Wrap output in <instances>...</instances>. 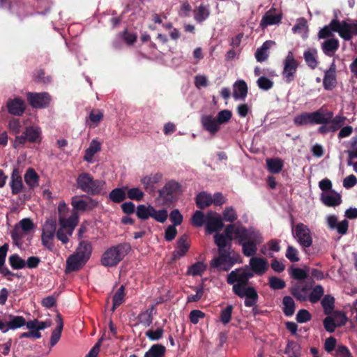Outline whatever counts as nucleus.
Masks as SVG:
<instances>
[{
  "mask_svg": "<svg viewBox=\"0 0 357 357\" xmlns=\"http://www.w3.org/2000/svg\"><path fill=\"white\" fill-rule=\"evenodd\" d=\"M254 277V274L249 271V266L236 268L227 275V282L233 284L232 291L239 298H245L244 305L251 307L257 306L259 295L254 287L248 286L249 280Z\"/></svg>",
  "mask_w": 357,
  "mask_h": 357,
  "instance_id": "nucleus-1",
  "label": "nucleus"
},
{
  "mask_svg": "<svg viewBox=\"0 0 357 357\" xmlns=\"http://www.w3.org/2000/svg\"><path fill=\"white\" fill-rule=\"evenodd\" d=\"M131 250L129 243L124 242L106 250L101 257V264L105 267L116 266Z\"/></svg>",
  "mask_w": 357,
  "mask_h": 357,
  "instance_id": "nucleus-2",
  "label": "nucleus"
},
{
  "mask_svg": "<svg viewBox=\"0 0 357 357\" xmlns=\"http://www.w3.org/2000/svg\"><path fill=\"white\" fill-rule=\"evenodd\" d=\"M38 320L36 319L26 321L22 316L6 314L1 319H0V331L6 333L10 330L14 331L24 326L29 330L38 331Z\"/></svg>",
  "mask_w": 357,
  "mask_h": 357,
  "instance_id": "nucleus-3",
  "label": "nucleus"
},
{
  "mask_svg": "<svg viewBox=\"0 0 357 357\" xmlns=\"http://www.w3.org/2000/svg\"><path fill=\"white\" fill-rule=\"evenodd\" d=\"M77 188L91 195H100L105 185V181L100 179H93L89 173L84 172L78 175Z\"/></svg>",
  "mask_w": 357,
  "mask_h": 357,
  "instance_id": "nucleus-4",
  "label": "nucleus"
},
{
  "mask_svg": "<svg viewBox=\"0 0 357 357\" xmlns=\"http://www.w3.org/2000/svg\"><path fill=\"white\" fill-rule=\"evenodd\" d=\"M225 233L230 240L236 239L238 244L250 241L255 240V236L261 234L258 231L252 228H246L243 226H236L234 225H229L225 229Z\"/></svg>",
  "mask_w": 357,
  "mask_h": 357,
  "instance_id": "nucleus-5",
  "label": "nucleus"
},
{
  "mask_svg": "<svg viewBox=\"0 0 357 357\" xmlns=\"http://www.w3.org/2000/svg\"><path fill=\"white\" fill-rule=\"evenodd\" d=\"M326 123H317L321 125L318 128L319 133L324 135L328 132H335L345 123L347 118L342 115L333 116V112L326 111L322 114Z\"/></svg>",
  "mask_w": 357,
  "mask_h": 357,
  "instance_id": "nucleus-6",
  "label": "nucleus"
},
{
  "mask_svg": "<svg viewBox=\"0 0 357 357\" xmlns=\"http://www.w3.org/2000/svg\"><path fill=\"white\" fill-rule=\"evenodd\" d=\"M294 225V220L291 218V233L293 237L303 250L310 248L312 245V237L309 227L301 222L296 225Z\"/></svg>",
  "mask_w": 357,
  "mask_h": 357,
  "instance_id": "nucleus-7",
  "label": "nucleus"
},
{
  "mask_svg": "<svg viewBox=\"0 0 357 357\" xmlns=\"http://www.w3.org/2000/svg\"><path fill=\"white\" fill-rule=\"evenodd\" d=\"M34 227L35 225L31 219H22L10 231V236L15 244L17 246L20 245L24 235L30 234Z\"/></svg>",
  "mask_w": 357,
  "mask_h": 357,
  "instance_id": "nucleus-8",
  "label": "nucleus"
},
{
  "mask_svg": "<svg viewBox=\"0 0 357 357\" xmlns=\"http://www.w3.org/2000/svg\"><path fill=\"white\" fill-rule=\"evenodd\" d=\"M283 66L282 72V78L286 83L290 84L294 81L299 66L298 61L295 59L291 51H289L284 58Z\"/></svg>",
  "mask_w": 357,
  "mask_h": 357,
  "instance_id": "nucleus-9",
  "label": "nucleus"
},
{
  "mask_svg": "<svg viewBox=\"0 0 357 357\" xmlns=\"http://www.w3.org/2000/svg\"><path fill=\"white\" fill-rule=\"evenodd\" d=\"M41 130L38 127L28 126L25 128L22 135H17L14 142V147L23 145L26 142L30 143H40L42 140Z\"/></svg>",
  "mask_w": 357,
  "mask_h": 357,
  "instance_id": "nucleus-10",
  "label": "nucleus"
},
{
  "mask_svg": "<svg viewBox=\"0 0 357 357\" xmlns=\"http://www.w3.org/2000/svg\"><path fill=\"white\" fill-rule=\"evenodd\" d=\"M323 114L322 109L313 112H302L294 118V123L297 126L315 125L317 123H326V121L322 117Z\"/></svg>",
  "mask_w": 357,
  "mask_h": 357,
  "instance_id": "nucleus-11",
  "label": "nucleus"
},
{
  "mask_svg": "<svg viewBox=\"0 0 357 357\" xmlns=\"http://www.w3.org/2000/svg\"><path fill=\"white\" fill-rule=\"evenodd\" d=\"M181 185L176 181L172 180L167 182L164 187L158 191L160 197L165 204H171L176 201L181 192Z\"/></svg>",
  "mask_w": 357,
  "mask_h": 357,
  "instance_id": "nucleus-12",
  "label": "nucleus"
},
{
  "mask_svg": "<svg viewBox=\"0 0 357 357\" xmlns=\"http://www.w3.org/2000/svg\"><path fill=\"white\" fill-rule=\"evenodd\" d=\"M56 229V222L54 219H47L43 227L41 235L42 245L50 251L54 248L53 238Z\"/></svg>",
  "mask_w": 357,
  "mask_h": 357,
  "instance_id": "nucleus-13",
  "label": "nucleus"
},
{
  "mask_svg": "<svg viewBox=\"0 0 357 357\" xmlns=\"http://www.w3.org/2000/svg\"><path fill=\"white\" fill-rule=\"evenodd\" d=\"M26 98L29 105L36 109L47 108L52 101V97L47 92H27Z\"/></svg>",
  "mask_w": 357,
  "mask_h": 357,
  "instance_id": "nucleus-14",
  "label": "nucleus"
},
{
  "mask_svg": "<svg viewBox=\"0 0 357 357\" xmlns=\"http://www.w3.org/2000/svg\"><path fill=\"white\" fill-rule=\"evenodd\" d=\"M9 249V245L4 243L0 247V274L8 281H12V277L20 278V275L11 271L6 265V259Z\"/></svg>",
  "mask_w": 357,
  "mask_h": 357,
  "instance_id": "nucleus-15",
  "label": "nucleus"
},
{
  "mask_svg": "<svg viewBox=\"0 0 357 357\" xmlns=\"http://www.w3.org/2000/svg\"><path fill=\"white\" fill-rule=\"evenodd\" d=\"M236 262V259L232 256L219 255L211 261L210 265L212 268H219L221 271H228Z\"/></svg>",
  "mask_w": 357,
  "mask_h": 357,
  "instance_id": "nucleus-16",
  "label": "nucleus"
},
{
  "mask_svg": "<svg viewBox=\"0 0 357 357\" xmlns=\"http://www.w3.org/2000/svg\"><path fill=\"white\" fill-rule=\"evenodd\" d=\"M249 271L257 275H264L268 268V261L261 257H252L249 262Z\"/></svg>",
  "mask_w": 357,
  "mask_h": 357,
  "instance_id": "nucleus-17",
  "label": "nucleus"
},
{
  "mask_svg": "<svg viewBox=\"0 0 357 357\" xmlns=\"http://www.w3.org/2000/svg\"><path fill=\"white\" fill-rule=\"evenodd\" d=\"M189 236L184 234L177 241V249L172 252V260L176 261L185 255L188 252L190 244L188 241Z\"/></svg>",
  "mask_w": 357,
  "mask_h": 357,
  "instance_id": "nucleus-18",
  "label": "nucleus"
},
{
  "mask_svg": "<svg viewBox=\"0 0 357 357\" xmlns=\"http://www.w3.org/2000/svg\"><path fill=\"white\" fill-rule=\"evenodd\" d=\"M84 197L89 199V202L81 199L77 196H74L72 197L71 205L75 210L78 211H85L86 210H91L97 206L98 202L89 196L84 195Z\"/></svg>",
  "mask_w": 357,
  "mask_h": 357,
  "instance_id": "nucleus-19",
  "label": "nucleus"
},
{
  "mask_svg": "<svg viewBox=\"0 0 357 357\" xmlns=\"http://www.w3.org/2000/svg\"><path fill=\"white\" fill-rule=\"evenodd\" d=\"M224 225L220 215L213 216L212 211L206 214V230L208 234L220 231Z\"/></svg>",
  "mask_w": 357,
  "mask_h": 357,
  "instance_id": "nucleus-20",
  "label": "nucleus"
},
{
  "mask_svg": "<svg viewBox=\"0 0 357 357\" xmlns=\"http://www.w3.org/2000/svg\"><path fill=\"white\" fill-rule=\"evenodd\" d=\"M9 185L12 194L15 195L20 194L24 189V186L19 168L15 167L13 169Z\"/></svg>",
  "mask_w": 357,
  "mask_h": 357,
  "instance_id": "nucleus-21",
  "label": "nucleus"
},
{
  "mask_svg": "<svg viewBox=\"0 0 357 357\" xmlns=\"http://www.w3.org/2000/svg\"><path fill=\"white\" fill-rule=\"evenodd\" d=\"M326 220L329 229H336L340 235H344L347 233L349 222L346 219L337 222V217L335 215H330L327 217Z\"/></svg>",
  "mask_w": 357,
  "mask_h": 357,
  "instance_id": "nucleus-22",
  "label": "nucleus"
},
{
  "mask_svg": "<svg viewBox=\"0 0 357 357\" xmlns=\"http://www.w3.org/2000/svg\"><path fill=\"white\" fill-rule=\"evenodd\" d=\"M8 112L14 116H22L26 109L24 101L20 98L9 99L6 103Z\"/></svg>",
  "mask_w": 357,
  "mask_h": 357,
  "instance_id": "nucleus-23",
  "label": "nucleus"
},
{
  "mask_svg": "<svg viewBox=\"0 0 357 357\" xmlns=\"http://www.w3.org/2000/svg\"><path fill=\"white\" fill-rule=\"evenodd\" d=\"M312 286L303 282H298L290 289V293L299 301H306L307 294Z\"/></svg>",
  "mask_w": 357,
  "mask_h": 357,
  "instance_id": "nucleus-24",
  "label": "nucleus"
},
{
  "mask_svg": "<svg viewBox=\"0 0 357 357\" xmlns=\"http://www.w3.org/2000/svg\"><path fill=\"white\" fill-rule=\"evenodd\" d=\"M87 261L75 253L70 255L66 259V273L80 270Z\"/></svg>",
  "mask_w": 357,
  "mask_h": 357,
  "instance_id": "nucleus-25",
  "label": "nucleus"
},
{
  "mask_svg": "<svg viewBox=\"0 0 357 357\" xmlns=\"http://www.w3.org/2000/svg\"><path fill=\"white\" fill-rule=\"evenodd\" d=\"M201 123L203 128L208 131L211 135H215L220 130V127L216 118L212 115H203L201 117Z\"/></svg>",
  "mask_w": 357,
  "mask_h": 357,
  "instance_id": "nucleus-26",
  "label": "nucleus"
},
{
  "mask_svg": "<svg viewBox=\"0 0 357 357\" xmlns=\"http://www.w3.org/2000/svg\"><path fill=\"white\" fill-rule=\"evenodd\" d=\"M333 31L337 32L340 34V22L337 19H333L331 22L324 26L318 33L319 38H328L333 36Z\"/></svg>",
  "mask_w": 357,
  "mask_h": 357,
  "instance_id": "nucleus-27",
  "label": "nucleus"
},
{
  "mask_svg": "<svg viewBox=\"0 0 357 357\" xmlns=\"http://www.w3.org/2000/svg\"><path fill=\"white\" fill-rule=\"evenodd\" d=\"M340 36L344 40H350L353 35H357V23H347L346 21L340 22Z\"/></svg>",
  "mask_w": 357,
  "mask_h": 357,
  "instance_id": "nucleus-28",
  "label": "nucleus"
},
{
  "mask_svg": "<svg viewBox=\"0 0 357 357\" xmlns=\"http://www.w3.org/2000/svg\"><path fill=\"white\" fill-rule=\"evenodd\" d=\"M262 242V237L261 234L255 236V240L247 241L241 245H242V252L246 257H251L256 254L257 250V245Z\"/></svg>",
  "mask_w": 357,
  "mask_h": 357,
  "instance_id": "nucleus-29",
  "label": "nucleus"
},
{
  "mask_svg": "<svg viewBox=\"0 0 357 357\" xmlns=\"http://www.w3.org/2000/svg\"><path fill=\"white\" fill-rule=\"evenodd\" d=\"M275 9L272 8L263 16L260 26L263 28L268 25L277 24L280 22L282 15L280 14H275Z\"/></svg>",
  "mask_w": 357,
  "mask_h": 357,
  "instance_id": "nucleus-30",
  "label": "nucleus"
},
{
  "mask_svg": "<svg viewBox=\"0 0 357 357\" xmlns=\"http://www.w3.org/2000/svg\"><path fill=\"white\" fill-rule=\"evenodd\" d=\"M59 222L61 227L68 230V234L70 236L78 223V218L76 214L72 215L68 218L59 216Z\"/></svg>",
  "mask_w": 357,
  "mask_h": 357,
  "instance_id": "nucleus-31",
  "label": "nucleus"
},
{
  "mask_svg": "<svg viewBox=\"0 0 357 357\" xmlns=\"http://www.w3.org/2000/svg\"><path fill=\"white\" fill-rule=\"evenodd\" d=\"M162 178V174L156 173L146 176L141 178L140 181L143 184L146 190L153 192L155 190V185L158 183Z\"/></svg>",
  "mask_w": 357,
  "mask_h": 357,
  "instance_id": "nucleus-32",
  "label": "nucleus"
},
{
  "mask_svg": "<svg viewBox=\"0 0 357 357\" xmlns=\"http://www.w3.org/2000/svg\"><path fill=\"white\" fill-rule=\"evenodd\" d=\"M275 45V43L273 40H266L263 45L257 50L255 56L256 60L258 62H264L268 58V50L273 46Z\"/></svg>",
  "mask_w": 357,
  "mask_h": 357,
  "instance_id": "nucleus-33",
  "label": "nucleus"
},
{
  "mask_svg": "<svg viewBox=\"0 0 357 357\" xmlns=\"http://www.w3.org/2000/svg\"><path fill=\"white\" fill-rule=\"evenodd\" d=\"M340 47L339 40L337 38H329L321 44V49L324 53L328 56H333L335 52Z\"/></svg>",
  "mask_w": 357,
  "mask_h": 357,
  "instance_id": "nucleus-34",
  "label": "nucleus"
},
{
  "mask_svg": "<svg viewBox=\"0 0 357 357\" xmlns=\"http://www.w3.org/2000/svg\"><path fill=\"white\" fill-rule=\"evenodd\" d=\"M333 195L322 193L321 195V200L327 206H336L341 204L342 199L341 195L335 192L334 190H331Z\"/></svg>",
  "mask_w": 357,
  "mask_h": 357,
  "instance_id": "nucleus-35",
  "label": "nucleus"
},
{
  "mask_svg": "<svg viewBox=\"0 0 357 357\" xmlns=\"http://www.w3.org/2000/svg\"><path fill=\"white\" fill-rule=\"evenodd\" d=\"M248 94V85L244 80L236 81L234 84L233 97L234 99L244 100Z\"/></svg>",
  "mask_w": 357,
  "mask_h": 357,
  "instance_id": "nucleus-36",
  "label": "nucleus"
},
{
  "mask_svg": "<svg viewBox=\"0 0 357 357\" xmlns=\"http://www.w3.org/2000/svg\"><path fill=\"white\" fill-rule=\"evenodd\" d=\"M91 252L92 246L91 243L82 241L79 243L78 248L74 253L87 261L91 255Z\"/></svg>",
  "mask_w": 357,
  "mask_h": 357,
  "instance_id": "nucleus-37",
  "label": "nucleus"
},
{
  "mask_svg": "<svg viewBox=\"0 0 357 357\" xmlns=\"http://www.w3.org/2000/svg\"><path fill=\"white\" fill-rule=\"evenodd\" d=\"M24 181L30 189H34L39 185V176L34 169L28 168L24 174Z\"/></svg>",
  "mask_w": 357,
  "mask_h": 357,
  "instance_id": "nucleus-38",
  "label": "nucleus"
},
{
  "mask_svg": "<svg viewBox=\"0 0 357 357\" xmlns=\"http://www.w3.org/2000/svg\"><path fill=\"white\" fill-rule=\"evenodd\" d=\"M127 186L113 189L109 194V199L114 203L119 204L126 199Z\"/></svg>",
  "mask_w": 357,
  "mask_h": 357,
  "instance_id": "nucleus-39",
  "label": "nucleus"
},
{
  "mask_svg": "<svg viewBox=\"0 0 357 357\" xmlns=\"http://www.w3.org/2000/svg\"><path fill=\"white\" fill-rule=\"evenodd\" d=\"M56 321L57 323V326L52 331L50 337L51 347L54 346L59 342L61 335V332L63 327V322L60 314H57Z\"/></svg>",
  "mask_w": 357,
  "mask_h": 357,
  "instance_id": "nucleus-40",
  "label": "nucleus"
},
{
  "mask_svg": "<svg viewBox=\"0 0 357 357\" xmlns=\"http://www.w3.org/2000/svg\"><path fill=\"white\" fill-rule=\"evenodd\" d=\"M266 165L268 171L272 174L280 173L283 167L284 162L279 158L266 159Z\"/></svg>",
  "mask_w": 357,
  "mask_h": 357,
  "instance_id": "nucleus-41",
  "label": "nucleus"
},
{
  "mask_svg": "<svg viewBox=\"0 0 357 357\" xmlns=\"http://www.w3.org/2000/svg\"><path fill=\"white\" fill-rule=\"evenodd\" d=\"M101 149L100 143L96 140L93 139L89 144V148H87L85 151V154L84 156V160L86 162H91L93 157L94 155L100 151Z\"/></svg>",
  "mask_w": 357,
  "mask_h": 357,
  "instance_id": "nucleus-42",
  "label": "nucleus"
},
{
  "mask_svg": "<svg viewBox=\"0 0 357 357\" xmlns=\"http://www.w3.org/2000/svg\"><path fill=\"white\" fill-rule=\"evenodd\" d=\"M154 211V207L149 205L139 204L136 208L137 217L140 220H148L152 217V212Z\"/></svg>",
  "mask_w": 357,
  "mask_h": 357,
  "instance_id": "nucleus-43",
  "label": "nucleus"
},
{
  "mask_svg": "<svg viewBox=\"0 0 357 357\" xmlns=\"http://www.w3.org/2000/svg\"><path fill=\"white\" fill-rule=\"evenodd\" d=\"M213 204V197L206 192H202L196 197L197 206L200 209H204Z\"/></svg>",
  "mask_w": 357,
  "mask_h": 357,
  "instance_id": "nucleus-44",
  "label": "nucleus"
},
{
  "mask_svg": "<svg viewBox=\"0 0 357 357\" xmlns=\"http://www.w3.org/2000/svg\"><path fill=\"white\" fill-rule=\"evenodd\" d=\"M282 311L285 316L291 317L295 312V302L289 296H285L282 299Z\"/></svg>",
  "mask_w": 357,
  "mask_h": 357,
  "instance_id": "nucleus-45",
  "label": "nucleus"
},
{
  "mask_svg": "<svg viewBox=\"0 0 357 357\" xmlns=\"http://www.w3.org/2000/svg\"><path fill=\"white\" fill-rule=\"evenodd\" d=\"M317 51L315 49L304 52L303 57L306 64L311 68L314 69L317 67L318 61L317 59Z\"/></svg>",
  "mask_w": 357,
  "mask_h": 357,
  "instance_id": "nucleus-46",
  "label": "nucleus"
},
{
  "mask_svg": "<svg viewBox=\"0 0 357 357\" xmlns=\"http://www.w3.org/2000/svg\"><path fill=\"white\" fill-rule=\"evenodd\" d=\"M8 263L14 270H20L26 267V261L18 254H13L8 257Z\"/></svg>",
  "mask_w": 357,
  "mask_h": 357,
  "instance_id": "nucleus-47",
  "label": "nucleus"
},
{
  "mask_svg": "<svg viewBox=\"0 0 357 357\" xmlns=\"http://www.w3.org/2000/svg\"><path fill=\"white\" fill-rule=\"evenodd\" d=\"M125 287L121 285L115 292L112 298V311L114 312L117 307L121 305L125 301Z\"/></svg>",
  "mask_w": 357,
  "mask_h": 357,
  "instance_id": "nucleus-48",
  "label": "nucleus"
},
{
  "mask_svg": "<svg viewBox=\"0 0 357 357\" xmlns=\"http://www.w3.org/2000/svg\"><path fill=\"white\" fill-rule=\"evenodd\" d=\"M209 14L208 9L203 4H201L194 10V18L198 23L205 21L209 16Z\"/></svg>",
  "mask_w": 357,
  "mask_h": 357,
  "instance_id": "nucleus-49",
  "label": "nucleus"
},
{
  "mask_svg": "<svg viewBox=\"0 0 357 357\" xmlns=\"http://www.w3.org/2000/svg\"><path fill=\"white\" fill-rule=\"evenodd\" d=\"M231 241L228 238L227 234H216L214 236V241L216 245L218 248V250H221V248H231Z\"/></svg>",
  "mask_w": 357,
  "mask_h": 357,
  "instance_id": "nucleus-50",
  "label": "nucleus"
},
{
  "mask_svg": "<svg viewBox=\"0 0 357 357\" xmlns=\"http://www.w3.org/2000/svg\"><path fill=\"white\" fill-rule=\"evenodd\" d=\"M166 351L165 346L159 344H153L148 351L146 352L144 357H164Z\"/></svg>",
  "mask_w": 357,
  "mask_h": 357,
  "instance_id": "nucleus-51",
  "label": "nucleus"
},
{
  "mask_svg": "<svg viewBox=\"0 0 357 357\" xmlns=\"http://www.w3.org/2000/svg\"><path fill=\"white\" fill-rule=\"evenodd\" d=\"M33 79L36 83L42 84H48L52 82V77L45 75V72L43 69H38L34 72Z\"/></svg>",
  "mask_w": 357,
  "mask_h": 357,
  "instance_id": "nucleus-52",
  "label": "nucleus"
},
{
  "mask_svg": "<svg viewBox=\"0 0 357 357\" xmlns=\"http://www.w3.org/2000/svg\"><path fill=\"white\" fill-rule=\"evenodd\" d=\"M285 354L289 357H299L301 355V347L294 340H289L285 348Z\"/></svg>",
  "mask_w": 357,
  "mask_h": 357,
  "instance_id": "nucleus-53",
  "label": "nucleus"
},
{
  "mask_svg": "<svg viewBox=\"0 0 357 357\" xmlns=\"http://www.w3.org/2000/svg\"><path fill=\"white\" fill-rule=\"evenodd\" d=\"M336 84V79L334 72L326 71L323 79V86L326 90H332Z\"/></svg>",
  "mask_w": 357,
  "mask_h": 357,
  "instance_id": "nucleus-54",
  "label": "nucleus"
},
{
  "mask_svg": "<svg viewBox=\"0 0 357 357\" xmlns=\"http://www.w3.org/2000/svg\"><path fill=\"white\" fill-rule=\"evenodd\" d=\"M335 298L330 296L326 295L321 301V305L324 308V313L327 315L331 314L334 309Z\"/></svg>",
  "mask_w": 357,
  "mask_h": 357,
  "instance_id": "nucleus-55",
  "label": "nucleus"
},
{
  "mask_svg": "<svg viewBox=\"0 0 357 357\" xmlns=\"http://www.w3.org/2000/svg\"><path fill=\"white\" fill-rule=\"evenodd\" d=\"M130 199L140 202L144 197V192L139 188H132L126 190V197Z\"/></svg>",
  "mask_w": 357,
  "mask_h": 357,
  "instance_id": "nucleus-56",
  "label": "nucleus"
},
{
  "mask_svg": "<svg viewBox=\"0 0 357 357\" xmlns=\"http://www.w3.org/2000/svg\"><path fill=\"white\" fill-rule=\"evenodd\" d=\"M324 293V290L323 287L320 284L316 285L309 294L308 299L312 303H315L320 300Z\"/></svg>",
  "mask_w": 357,
  "mask_h": 357,
  "instance_id": "nucleus-57",
  "label": "nucleus"
},
{
  "mask_svg": "<svg viewBox=\"0 0 357 357\" xmlns=\"http://www.w3.org/2000/svg\"><path fill=\"white\" fill-rule=\"evenodd\" d=\"M206 268V266L203 262L198 261L188 268V273L193 276L202 275Z\"/></svg>",
  "mask_w": 357,
  "mask_h": 357,
  "instance_id": "nucleus-58",
  "label": "nucleus"
},
{
  "mask_svg": "<svg viewBox=\"0 0 357 357\" xmlns=\"http://www.w3.org/2000/svg\"><path fill=\"white\" fill-rule=\"evenodd\" d=\"M163 326L158 327L156 330L149 329L146 333V336L151 341H158L163 337Z\"/></svg>",
  "mask_w": 357,
  "mask_h": 357,
  "instance_id": "nucleus-59",
  "label": "nucleus"
},
{
  "mask_svg": "<svg viewBox=\"0 0 357 357\" xmlns=\"http://www.w3.org/2000/svg\"><path fill=\"white\" fill-rule=\"evenodd\" d=\"M233 309V305H229L221 310L220 314V321L223 324L226 325L231 321Z\"/></svg>",
  "mask_w": 357,
  "mask_h": 357,
  "instance_id": "nucleus-60",
  "label": "nucleus"
},
{
  "mask_svg": "<svg viewBox=\"0 0 357 357\" xmlns=\"http://www.w3.org/2000/svg\"><path fill=\"white\" fill-rule=\"evenodd\" d=\"M268 284L271 289L274 290L282 289L286 287L285 281L276 276H272L269 278Z\"/></svg>",
  "mask_w": 357,
  "mask_h": 357,
  "instance_id": "nucleus-61",
  "label": "nucleus"
},
{
  "mask_svg": "<svg viewBox=\"0 0 357 357\" xmlns=\"http://www.w3.org/2000/svg\"><path fill=\"white\" fill-rule=\"evenodd\" d=\"M192 224L195 227H202L206 222V215L205 216L201 211H197L191 218Z\"/></svg>",
  "mask_w": 357,
  "mask_h": 357,
  "instance_id": "nucleus-62",
  "label": "nucleus"
},
{
  "mask_svg": "<svg viewBox=\"0 0 357 357\" xmlns=\"http://www.w3.org/2000/svg\"><path fill=\"white\" fill-rule=\"evenodd\" d=\"M232 112L228 109H223L217 114L216 119L219 125L225 124L230 121Z\"/></svg>",
  "mask_w": 357,
  "mask_h": 357,
  "instance_id": "nucleus-63",
  "label": "nucleus"
},
{
  "mask_svg": "<svg viewBox=\"0 0 357 357\" xmlns=\"http://www.w3.org/2000/svg\"><path fill=\"white\" fill-rule=\"evenodd\" d=\"M257 84L259 89L264 91H268L273 86V82L265 76L259 77Z\"/></svg>",
  "mask_w": 357,
  "mask_h": 357,
  "instance_id": "nucleus-64",
  "label": "nucleus"
}]
</instances>
